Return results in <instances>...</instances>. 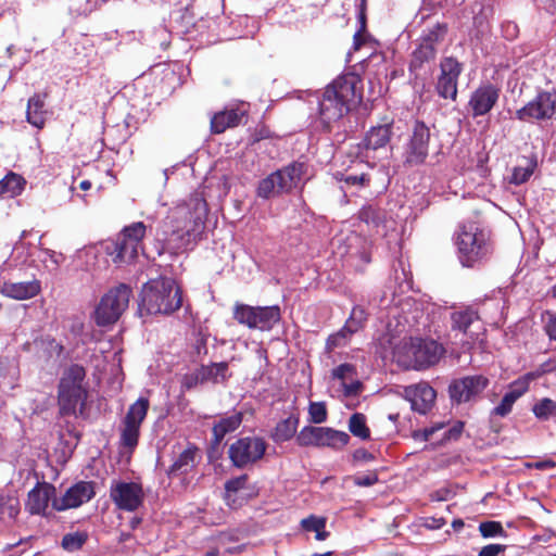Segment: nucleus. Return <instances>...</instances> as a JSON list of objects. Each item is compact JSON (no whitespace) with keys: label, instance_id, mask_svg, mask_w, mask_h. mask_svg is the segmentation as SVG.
<instances>
[{"label":"nucleus","instance_id":"60","mask_svg":"<svg viewBox=\"0 0 556 556\" xmlns=\"http://www.w3.org/2000/svg\"><path fill=\"white\" fill-rule=\"evenodd\" d=\"M342 180L348 185L352 186H364L369 182V176L367 174L361 175H343Z\"/></svg>","mask_w":556,"mask_h":556},{"label":"nucleus","instance_id":"37","mask_svg":"<svg viewBox=\"0 0 556 556\" xmlns=\"http://www.w3.org/2000/svg\"><path fill=\"white\" fill-rule=\"evenodd\" d=\"M242 419H220L213 427L214 443L219 444L228 431L235 430L241 424Z\"/></svg>","mask_w":556,"mask_h":556},{"label":"nucleus","instance_id":"4","mask_svg":"<svg viewBox=\"0 0 556 556\" xmlns=\"http://www.w3.org/2000/svg\"><path fill=\"white\" fill-rule=\"evenodd\" d=\"M397 361L405 366L415 369L427 368L439 362L443 355V349L434 340L410 338L395 349Z\"/></svg>","mask_w":556,"mask_h":556},{"label":"nucleus","instance_id":"47","mask_svg":"<svg viewBox=\"0 0 556 556\" xmlns=\"http://www.w3.org/2000/svg\"><path fill=\"white\" fill-rule=\"evenodd\" d=\"M517 400L518 399L515 395H513L509 391H507L504 394L500 404L494 407V410H493L494 414L500 415V416H505V415L509 414Z\"/></svg>","mask_w":556,"mask_h":556},{"label":"nucleus","instance_id":"25","mask_svg":"<svg viewBox=\"0 0 556 556\" xmlns=\"http://www.w3.org/2000/svg\"><path fill=\"white\" fill-rule=\"evenodd\" d=\"M143 419H124L119 430V444L122 447L132 452L138 445L141 421Z\"/></svg>","mask_w":556,"mask_h":556},{"label":"nucleus","instance_id":"62","mask_svg":"<svg viewBox=\"0 0 556 556\" xmlns=\"http://www.w3.org/2000/svg\"><path fill=\"white\" fill-rule=\"evenodd\" d=\"M504 36L508 39H514L518 35V26L514 22H506L502 25Z\"/></svg>","mask_w":556,"mask_h":556},{"label":"nucleus","instance_id":"8","mask_svg":"<svg viewBox=\"0 0 556 556\" xmlns=\"http://www.w3.org/2000/svg\"><path fill=\"white\" fill-rule=\"evenodd\" d=\"M350 439L344 431L316 426L304 427L296 438L302 446L327 447L334 452L342 451L349 444Z\"/></svg>","mask_w":556,"mask_h":556},{"label":"nucleus","instance_id":"32","mask_svg":"<svg viewBox=\"0 0 556 556\" xmlns=\"http://www.w3.org/2000/svg\"><path fill=\"white\" fill-rule=\"evenodd\" d=\"M279 179L275 173L270 174L266 178L262 179L257 186V197L262 199H269L280 193H285L279 189Z\"/></svg>","mask_w":556,"mask_h":556},{"label":"nucleus","instance_id":"39","mask_svg":"<svg viewBox=\"0 0 556 556\" xmlns=\"http://www.w3.org/2000/svg\"><path fill=\"white\" fill-rule=\"evenodd\" d=\"M20 513V502L15 497L0 495V518L14 519Z\"/></svg>","mask_w":556,"mask_h":556},{"label":"nucleus","instance_id":"15","mask_svg":"<svg viewBox=\"0 0 556 556\" xmlns=\"http://www.w3.org/2000/svg\"><path fill=\"white\" fill-rule=\"evenodd\" d=\"M441 74L437 84V91L444 99L455 100L457 96V80L463 65L454 58H444L440 64Z\"/></svg>","mask_w":556,"mask_h":556},{"label":"nucleus","instance_id":"5","mask_svg":"<svg viewBox=\"0 0 556 556\" xmlns=\"http://www.w3.org/2000/svg\"><path fill=\"white\" fill-rule=\"evenodd\" d=\"M173 287L174 279L172 278L161 277L148 281L141 291L139 302L140 314H170L174 311L170 301Z\"/></svg>","mask_w":556,"mask_h":556},{"label":"nucleus","instance_id":"10","mask_svg":"<svg viewBox=\"0 0 556 556\" xmlns=\"http://www.w3.org/2000/svg\"><path fill=\"white\" fill-rule=\"evenodd\" d=\"M266 451V442L258 437H245L237 440L229 447V457L233 466L243 468L260 460Z\"/></svg>","mask_w":556,"mask_h":556},{"label":"nucleus","instance_id":"59","mask_svg":"<svg viewBox=\"0 0 556 556\" xmlns=\"http://www.w3.org/2000/svg\"><path fill=\"white\" fill-rule=\"evenodd\" d=\"M378 475L376 472H371L368 475L357 476L354 479V483L357 486H371L378 482Z\"/></svg>","mask_w":556,"mask_h":556},{"label":"nucleus","instance_id":"51","mask_svg":"<svg viewBox=\"0 0 556 556\" xmlns=\"http://www.w3.org/2000/svg\"><path fill=\"white\" fill-rule=\"evenodd\" d=\"M444 427V422L442 424H439L434 427H427V428H424V429H420V430H415L414 433H413V438L416 440V441H420V442H425V441H428L430 440V438L432 437V434L442 429Z\"/></svg>","mask_w":556,"mask_h":556},{"label":"nucleus","instance_id":"53","mask_svg":"<svg viewBox=\"0 0 556 556\" xmlns=\"http://www.w3.org/2000/svg\"><path fill=\"white\" fill-rule=\"evenodd\" d=\"M27 231L24 230L21 235V239L15 243L13 248V253L16 255L15 260H20L22 263H25L28 257V253L26 252L27 247L23 239L26 237Z\"/></svg>","mask_w":556,"mask_h":556},{"label":"nucleus","instance_id":"45","mask_svg":"<svg viewBox=\"0 0 556 556\" xmlns=\"http://www.w3.org/2000/svg\"><path fill=\"white\" fill-rule=\"evenodd\" d=\"M198 448L195 446L186 448L180 453L179 457L176 458V471L187 470L188 467H192L195 460V454Z\"/></svg>","mask_w":556,"mask_h":556},{"label":"nucleus","instance_id":"27","mask_svg":"<svg viewBox=\"0 0 556 556\" xmlns=\"http://www.w3.org/2000/svg\"><path fill=\"white\" fill-rule=\"evenodd\" d=\"M45 99L41 94H34L27 103L26 116L28 123L37 128H42L46 122Z\"/></svg>","mask_w":556,"mask_h":556},{"label":"nucleus","instance_id":"19","mask_svg":"<svg viewBox=\"0 0 556 556\" xmlns=\"http://www.w3.org/2000/svg\"><path fill=\"white\" fill-rule=\"evenodd\" d=\"M41 291V283L38 279L30 281L13 282L11 280H3L0 285V293L3 296L24 301L37 296Z\"/></svg>","mask_w":556,"mask_h":556},{"label":"nucleus","instance_id":"56","mask_svg":"<svg viewBox=\"0 0 556 556\" xmlns=\"http://www.w3.org/2000/svg\"><path fill=\"white\" fill-rule=\"evenodd\" d=\"M505 551L506 545L492 543L483 546L478 553V556H498Z\"/></svg>","mask_w":556,"mask_h":556},{"label":"nucleus","instance_id":"33","mask_svg":"<svg viewBox=\"0 0 556 556\" xmlns=\"http://www.w3.org/2000/svg\"><path fill=\"white\" fill-rule=\"evenodd\" d=\"M201 223L194 222L191 228L186 229V235L180 236L179 239L176 238V251L191 249L201 233Z\"/></svg>","mask_w":556,"mask_h":556},{"label":"nucleus","instance_id":"30","mask_svg":"<svg viewBox=\"0 0 556 556\" xmlns=\"http://www.w3.org/2000/svg\"><path fill=\"white\" fill-rule=\"evenodd\" d=\"M24 187V180L21 176L14 173L8 174L0 180V197L14 198L20 194Z\"/></svg>","mask_w":556,"mask_h":556},{"label":"nucleus","instance_id":"17","mask_svg":"<svg viewBox=\"0 0 556 556\" xmlns=\"http://www.w3.org/2000/svg\"><path fill=\"white\" fill-rule=\"evenodd\" d=\"M404 395L410 403L412 409L420 415L430 413L437 397L434 389L427 382L406 387Z\"/></svg>","mask_w":556,"mask_h":556},{"label":"nucleus","instance_id":"18","mask_svg":"<svg viewBox=\"0 0 556 556\" xmlns=\"http://www.w3.org/2000/svg\"><path fill=\"white\" fill-rule=\"evenodd\" d=\"M331 378L334 383H338L339 390L345 397L355 396L363 389V384L357 378L356 367L352 364L345 363L333 368Z\"/></svg>","mask_w":556,"mask_h":556},{"label":"nucleus","instance_id":"44","mask_svg":"<svg viewBox=\"0 0 556 556\" xmlns=\"http://www.w3.org/2000/svg\"><path fill=\"white\" fill-rule=\"evenodd\" d=\"M535 417H548L556 415V402L551 399H542L533 406Z\"/></svg>","mask_w":556,"mask_h":556},{"label":"nucleus","instance_id":"22","mask_svg":"<svg viewBox=\"0 0 556 556\" xmlns=\"http://www.w3.org/2000/svg\"><path fill=\"white\" fill-rule=\"evenodd\" d=\"M305 173V165L303 163L293 162L288 166L275 172L279 179V189L285 193L290 192L293 188H296L301 182Z\"/></svg>","mask_w":556,"mask_h":556},{"label":"nucleus","instance_id":"21","mask_svg":"<svg viewBox=\"0 0 556 556\" xmlns=\"http://www.w3.org/2000/svg\"><path fill=\"white\" fill-rule=\"evenodd\" d=\"M498 99V89L492 85L479 87L469 100L473 116H481L492 110Z\"/></svg>","mask_w":556,"mask_h":556},{"label":"nucleus","instance_id":"43","mask_svg":"<svg viewBox=\"0 0 556 556\" xmlns=\"http://www.w3.org/2000/svg\"><path fill=\"white\" fill-rule=\"evenodd\" d=\"M445 34L446 25L438 23L422 36L421 42L435 47L444 38Z\"/></svg>","mask_w":556,"mask_h":556},{"label":"nucleus","instance_id":"23","mask_svg":"<svg viewBox=\"0 0 556 556\" xmlns=\"http://www.w3.org/2000/svg\"><path fill=\"white\" fill-rule=\"evenodd\" d=\"M244 111L230 109L214 114L211 119V129L214 134H222L227 128L236 127L240 124Z\"/></svg>","mask_w":556,"mask_h":556},{"label":"nucleus","instance_id":"3","mask_svg":"<svg viewBox=\"0 0 556 556\" xmlns=\"http://www.w3.org/2000/svg\"><path fill=\"white\" fill-rule=\"evenodd\" d=\"M86 370L81 365L73 364L64 370L59 384V405L62 416L84 414L83 408L87 396L84 387Z\"/></svg>","mask_w":556,"mask_h":556},{"label":"nucleus","instance_id":"11","mask_svg":"<svg viewBox=\"0 0 556 556\" xmlns=\"http://www.w3.org/2000/svg\"><path fill=\"white\" fill-rule=\"evenodd\" d=\"M110 497L118 509L135 511L143 504L144 492L140 483L113 481Z\"/></svg>","mask_w":556,"mask_h":556},{"label":"nucleus","instance_id":"1","mask_svg":"<svg viewBox=\"0 0 556 556\" xmlns=\"http://www.w3.org/2000/svg\"><path fill=\"white\" fill-rule=\"evenodd\" d=\"M357 76L345 74L328 85L319 101V115L324 124L339 121L350 111L351 103L356 100Z\"/></svg>","mask_w":556,"mask_h":556},{"label":"nucleus","instance_id":"54","mask_svg":"<svg viewBox=\"0 0 556 556\" xmlns=\"http://www.w3.org/2000/svg\"><path fill=\"white\" fill-rule=\"evenodd\" d=\"M348 336H350V334L348 333V331L344 328H342L337 333L331 334L327 340V349L329 351H332L337 346L342 345L344 343V341L346 340Z\"/></svg>","mask_w":556,"mask_h":556},{"label":"nucleus","instance_id":"24","mask_svg":"<svg viewBox=\"0 0 556 556\" xmlns=\"http://www.w3.org/2000/svg\"><path fill=\"white\" fill-rule=\"evenodd\" d=\"M437 54L435 47H431L429 43H422L414 50L409 63V72L417 78L420 72L425 68L426 64L434 60Z\"/></svg>","mask_w":556,"mask_h":556},{"label":"nucleus","instance_id":"14","mask_svg":"<svg viewBox=\"0 0 556 556\" xmlns=\"http://www.w3.org/2000/svg\"><path fill=\"white\" fill-rule=\"evenodd\" d=\"M430 130L425 123L417 121L413 135L405 149V163L408 165L422 164L428 155Z\"/></svg>","mask_w":556,"mask_h":556},{"label":"nucleus","instance_id":"57","mask_svg":"<svg viewBox=\"0 0 556 556\" xmlns=\"http://www.w3.org/2000/svg\"><path fill=\"white\" fill-rule=\"evenodd\" d=\"M532 175V170L529 168L517 167L514 169L511 175V182L516 185H521L526 182L530 176Z\"/></svg>","mask_w":556,"mask_h":556},{"label":"nucleus","instance_id":"58","mask_svg":"<svg viewBox=\"0 0 556 556\" xmlns=\"http://www.w3.org/2000/svg\"><path fill=\"white\" fill-rule=\"evenodd\" d=\"M42 254L43 257L41 258V262L47 263L49 261L53 265L52 269H56L63 260L62 254H58L49 249L42 250Z\"/></svg>","mask_w":556,"mask_h":556},{"label":"nucleus","instance_id":"12","mask_svg":"<svg viewBox=\"0 0 556 556\" xmlns=\"http://www.w3.org/2000/svg\"><path fill=\"white\" fill-rule=\"evenodd\" d=\"M556 115V91H542L516 112L522 122L551 119Z\"/></svg>","mask_w":556,"mask_h":556},{"label":"nucleus","instance_id":"29","mask_svg":"<svg viewBox=\"0 0 556 556\" xmlns=\"http://www.w3.org/2000/svg\"><path fill=\"white\" fill-rule=\"evenodd\" d=\"M200 371L203 382L224 383L229 377L228 364L226 362L202 366Z\"/></svg>","mask_w":556,"mask_h":556},{"label":"nucleus","instance_id":"13","mask_svg":"<svg viewBox=\"0 0 556 556\" xmlns=\"http://www.w3.org/2000/svg\"><path fill=\"white\" fill-rule=\"evenodd\" d=\"M96 496V482L80 480L70 486L60 498L52 500V507L58 511L77 508Z\"/></svg>","mask_w":556,"mask_h":556},{"label":"nucleus","instance_id":"55","mask_svg":"<svg viewBox=\"0 0 556 556\" xmlns=\"http://www.w3.org/2000/svg\"><path fill=\"white\" fill-rule=\"evenodd\" d=\"M199 383H203L200 369L195 372L186 375L181 381V388L184 390H190Z\"/></svg>","mask_w":556,"mask_h":556},{"label":"nucleus","instance_id":"16","mask_svg":"<svg viewBox=\"0 0 556 556\" xmlns=\"http://www.w3.org/2000/svg\"><path fill=\"white\" fill-rule=\"evenodd\" d=\"M489 384V379L482 375L467 376L454 380L448 387L453 402L465 403L481 393Z\"/></svg>","mask_w":556,"mask_h":556},{"label":"nucleus","instance_id":"20","mask_svg":"<svg viewBox=\"0 0 556 556\" xmlns=\"http://www.w3.org/2000/svg\"><path fill=\"white\" fill-rule=\"evenodd\" d=\"M54 495V485L50 483H38L29 491L25 508L31 515H43Z\"/></svg>","mask_w":556,"mask_h":556},{"label":"nucleus","instance_id":"52","mask_svg":"<svg viewBox=\"0 0 556 556\" xmlns=\"http://www.w3.org/2000/svg\"><path fill=\"white\" fill-rule=\"evenodd\" d=\"M375 459L376 456L365 448H357L352 453V463L355 466L364 463H369Z\"/></svg>","mask_w":556,"mask_h":556},{"label":"nucleus","instance_id":"9","mask_svg":"<svg viewBox=\"0 0 556 556\" xmlns=\"http://www.w3.org/2000/svg\"><path fill=\"white\" fill-rule=\"evenodd\" d=\"M392 136V124L372 126L365 135L359 144L361 153L367 160L388 157L390 140Z\"/></svg>","mask_w":556,"mask_h":556},{"label":"nucleus","instance_id":"63","mask_svg":"<svg viewBox=\"0 0 556 556\" xmlns=\"http://www.w3.org/2000/svg\"><path fill=\"white\" fill-rule=\"evenodd\" d=\"M327 410L326 406L321 402L312 403L309 405V415L311 417H326Z\"/></svg>","mask_w":556,"mask_h":556},{"label":"nucleus","instance_id":"36","mask_svg":"<svg viewBox=\"0 0 556 556\" xmlns=\"http://www.w3.org/2000/svg\"><path fill=\"white\" fill-rule=\"evenodd\" d=\"M366 317H367V315H366L365 309L361 306H355L352 309L351 316L346 320L343 328L348 331L349 334H353L354 332H356L358 329H361L363 327V324L365 323Z\"/></svg>","mask_w":556,"mask_h":556},{"label":"nucleus","instance_id":"38","mask_svg":"<svg viewBox=\"0 0 556 556\" xmlns=\"http://www.w3.org/2000/svg\"><path fill=\"white\" fill-rule=\"evenodd\" d=\"M479 531L481 535L485 539L496 538V536H507L506 531L504 530L502 523L500 521L488 520L482 521L479 525Z\"/></svg>","mask_w":556,"mask_h":556},{"label":"nucleus","instance_id":"46","mask_svg":"<svg viewBox=\"0 0 556 556\" xmlns=\"http://www.w3.org/2000/svg\"><path fill=\"white\" fill-rule=\"evenodd\" d=\"M365 421L366 419H349L351 433L362 440H368L370 438V430Z\"/></svg>","mask_w":556,"mask_h":556},{"label":"nucleus","instance_id":"50","mask_svg":"<svg viewBox=\"0 0 556 556\" xmlns=\"http://www.w3.org/2000/svg\"><path fill=\"white\" fill-rule=\"evenodd\" d=\"M248 481V475H241L239 477L231 478L225 483V491L227 493H237L238 491L245 488Z\"/></svg>","mask_w":556,"mask_h":556},{"label":"nucleus","instance_id":"34","mask_svg":"<svg viewBox=\"0 0 556 556\" xmlns=\"http://www.w3.org/2000/svg\"><path fill=\"white\" fill-rule=\"evenodd\" d=\"M88 540L86 532L67 533L62 538L61 546L67 552L79 551Z\"/></svg>","mask_w":556,"mask_h":556},{"label":"nucleus","instance_id":"26","mask_svg":"<svg viewBox=\"0 0 556 556\" xmlns=\"http://www.w3.org/2000/svg\"><path fill=\"white\" fill-rule=\"evenodd\" d=\"M280 320V308L277 305L257 306L255 311L254 329L269 330Z\"/></svg>","mask_w":556,"mask_h":556},{"label":"nucleus","instance_id":"40","mask_svg":"<svg viewBox=\"0 0 556 556\" xmlns=\"http://www.w3.org/2000/svg\"><path fill=\"white\" fill-rule=\"evenodd\" d=\"M157 170L153 175L155 184L165 187L172 174H174V165L165 166L163 156L156 159Z\"/></svg>","mask_w":556,"mask_h":556},{"label":"nucleus","instance_id":"35","mask_svg":"<svg viewBox=\"0 0 556 556\" xmlns=\"http://www.w3.org/2000/svg\"><path fill=\"white\" fill-rule=\"evenodd\" d=\"M255 311L256 307L249 306L245 304H237L233 311L235 319L242 325L254 329L253 321L255 323Z\"/></svg>","mask_w":556,"mask_h":556},{"label":"nucleus","instance_id":"31","mask_svg":"<svg viewBox=\"0 0 556 556\" xmlns=\"http://www.w3.org/2000/svg\"><path fill=\"white\" fill-rule=\"evenodd\" d=\"M541 376L539 371H530L509 383L508 390L517 399L529 391L530 384Z\"/></svg>","mask_w":556,"mask_h":556},{"label":"nucleus","instance_id":"41","mask_svg":"<svg viewBox=\"0 0 556 556\" xmlns=\"http://www.w3.org/2000/svg\"><path fill=\"white\" fill-rule=\"evenodd\" d=\"M358 217L362 222L366 223L368 226L378 227L382 222V212L372 206H364L359 213Z\"/></svg>","mask_w":556,"mask_h":556},{"label":"nucleus","instance_id":"7","mask_svg":"<svg viewBox=\"0 0 556 556\" xmlns=\"http://www.w3.org/2000/svg\"><path fill=\"white\" fill-rule=\"evenodd\" d=\"M131 289L125 283H121L109 290L103 295L96 309V323L99 326L112 325L118 320L125 309L128 307Z\"/></svg>","mask_w":556,"mask_h":556},{"label":"nucleus","instance_id":"6","mask_svg":"<svg viewBox=\"0 0 556 556\" xmlns=\"http://www.w3.org/2000/svg\"><path fill=\"white\" fill-rule=\"evenodd\" d=\"M142 222L132 223L125 227L115 241L106 245V252L116 264L131 263L142 251V239L146 235Z\"/></svg>","mask_w":556,"mask_h":556},{"label":"nucleus","instance_id":"48","mask_svg":"<svg viewBox=\"0 0 556 556\" xmlns=\"http://www.w3.org/2000/svg\"><path fill=\"white\" fill-rule=\"evenodd\" d=\"M149 408V400L140 396L134 404L130 405L126 417H146Z\"/></svg>","mask_w":556,"mask_h":556},{"label":"nucleus","instance_id":"64","mask_svg":"<svg viewBox=\"0 0 556 556\" xmlns=\"http://www.w3.org/2000/svg\"><path fill=\"white\" fill-rule=\"evenodd\" d=\"M453 495V492L447 489V488H441V489H438L435 490L431 497L432 500H435V501H448Z\"/></svg>","mask_w":556,"mask_h":556},{"label":"nucleus","instance_id":"42","mask_svg":"<svg viewBox=\"0 0 556 556\" xmlns=\"http://www.w3.org/2000/svg\"><path fill=\"white\" fill-rule=\"evenodd\" d=\"M75 258L79 263L78 266L81 269L89 270L90 267L94 264V260L97 258L96 249L88 247L78 250L76 252Z\"/></svg>","mask_w":556,"mask_h":556},{"label":"nucleus","instance_id":"49","mask_svg":"<svg viewBox=\"0 0 556 556\" xmlns=\"http://www.w3.org/2000/svg\"><path fill=\"white\" fill-rule=\"evenodd\" d=\"M301 527L305 531L316 532L317 530L326 528V518L311 515L307 518L302 519Z\"/></svg>","mask_w":556,"mask_h":556},{"label":"nucleus","instance_id":"61","mask_svg":"<svg viewBox=\"0 0 556 556\" xmlns=\"http://www.w3.org/2000/svg\"><path fill=\"white\" fill-rule=\"evenodd\" d=\"M464 430V422L457 419V422L444 432L442 440H457Z\"/></svg>","mask_w":556,"mask_h":556},{"label":"nucleus","instance_id":"28","mask_svg":"<svg viewBox=\"0 0 556 556\" xmlns=\"http://www.w3.org/2000/svg\"><path fill=\"white\" fill-rule=\"evenodd\" d=\"M478 314L472 308H465L460 311H456L452 313V328L454 330H459L463 333H469V337L473 339V333L470 332V326L478 320Z\"/></svg>","mask_w":556,"mask_h":556},{"label":"nucleus","instance_id":"2","mask_svg":"<svg viewBox=\"0 0 556 556\" xmlns=\"http://www.w3.org/2000/svg\"><path fill=\"white\" fill-rule=\"evenodd\" d=\"M455 242L463 266L472 267L486 260L492 253L489 235L475 223L459 226Z\"/></svg>","mask_w":556,"mask_h":556}]
</instances>
